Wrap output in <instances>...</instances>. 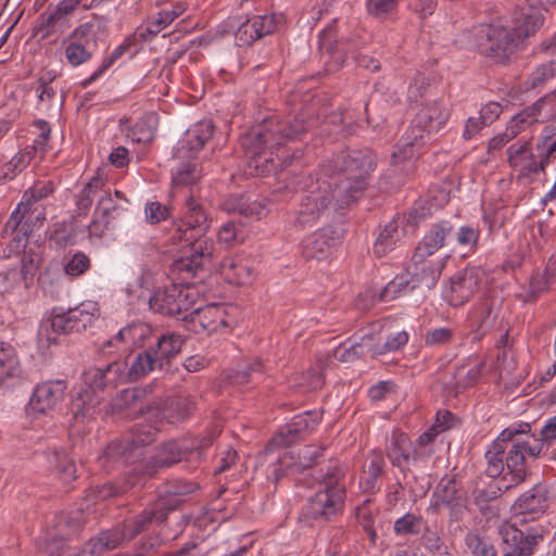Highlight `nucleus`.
<instances>
[{"label":"nucleus","instance_id":"052dcab7","mask_svg":"<svg viewBox=\"0 0 556 556\" xmlns=\"http://www.w3.org/2000/svg\"><path fill=\"white\" fill-rule=\"evenodd\" d=\"M134 485L135 482L132 481L126 482L122 485L115 483H106L96 486L93 493L94 496L99 500H108L127 493Z\"/></svg>","mask_w":556,"mask_h":556},{"label":"nucleus","instance_id":"774afa93","mask_svg":"<svg viewBox=\"0 0 556 556\" xmlns=\"http://www.w3.org/2000/svg\"><path fill=\"white\" fill-rule=\"evenodd\" d=\"M453 330L450 328H435L429 330L425 336V344L428 346L444 345L451 342Z\"/></svg>","mask_w":556,"mask_h":556},{"label":"nucleus","instance_id":"a878e982","mask_svg":"<svg viewBox=\"0 0 556 556\" xmlns=\"http://www.w3.org/2000/svg\"><path fill=\"white\" fill-rule=\"evenodd\" d=\"M320 421V415L314 412H306L295 416L287 425L286 431L280 432L266 446L265 453H269L274 447H287L293 442V435H299L313 430Z\"/></svg>","mask_w":556,"mask_h":556},{"label":"nucleus","instance_id":"bb28decb","mask_svg":"<svg viewBox=\"0 0 556 556\" xmlns=\"http://www.w3.org/2000/svg\"><path fill=\"white\" fill-rule=\"evenodd\" d=\"M338 242L334 231L329 228H320L302 241V254L306 258L324 260Z\"/></svg>","mask_w":556,"mask_h":556},{"label":"nucleus","instance_id":"1a4fd4ad","mask_svg":"<svg viewBox=\"0 0 556 556\" xmlns=\"http://www.w3.org/2000/svg\"><path fill=\"white\" fill-rule=\"evenodd\" d=\"M476 41L480 53L497 63L508 60L521 43L513 28L497 25L481 26L476 33Z\"/></svg>","mask_w":556,"mask_h":556},{"label":"nucleus","instance_id":"0e129e2a","mask_svg":"<svg viewBox=\"0 0 556 556\" xmlns=\"http://www.w3.org/2000/svg\"><path fill=\"white\" fill-rule=\"evenodd\" d=\"M218 240L231 247L235 243L242 241V229L233 222H228L222 226L218 231Z\"/></svg>","mask_w":556,"mask_h":556},{"label":"nucleus","instance_id":"ea45409f","mask_svg":"<svg viewBox=\"0 0 556 556\" xmlns=\"http://www.w3.org/2000/svg\"><path fill=\"white\" fill-rule=\"evenodd\" d=\"M528 442H514L506 457L507 473L511 476V482L518 484L522 482L527 476L526 470V450Z\"/></svg>","mask_w":556,"mask_h":556},{"label":"nucleus","instance_id":"680f3d73","mask_svg":"<svg viewBox=\"0 0 556 556\" xmlns=\"http://www.w3.org/2000/svg\"><path fill=\"white\" fill-rule=\"evenodd\" d=\"M480 231L478 228L471 226H462L456 236L457 243L472 252L477 249L479 242Z\"/></svg>","mask_w":556,"mask_h":556},{"label":"nucleus","instance_id":"f03ea898","mask_svg":"<svg viewBox=\"0 0 556 556\" xmlns=\"http://www.w3.org/2000/svg\"><path fill=\"white\" fill-rule=\"evenodd\" d=\"M118 342H131L144 348L139 352L127 370L130 381H136L153 370L163 369L181 351L182 336L176 332H155L146 323H134L121 329L115 338Z\"/></svg>","mask_w":556,"mask_h":556},{"label":"nucleus","instance_id":"aec40b11","mask_svg":"<svg viewBox=\"0 0 556 556\" xmlns=\"http://www.w3.org/2000/svg\"><path fill=\"white\" fill-rule=\"evenodd\" d=\"M65 47V59L72 66H79L90 60L96 47V31L90 23L78 26Z\"/></svg>","mask_w":556,"mask_h":556},{"label":"nucleus","instance_id":"20e7f679","mask_svg":"<svg viewBox=\"0 0 556 556\" xmlns=\"http://www.w3.org/2000/svg\"><path fill=\"white\" fill-rule=\"evenodd\" d=\"M450 118V110L443 101L424 104L412 125L400 139L392 153V164L410 160L421 149L427 136L440 131Z\"/></svg>","mask_w":556,"mask_h":556},{"label":"nucleus","instance_id":"6e6d98bb","mask_svg":"<svg viewBox=\"0 0 556 556\" xmlns=\"http://www.w3.org/2000/svg\"><path fill=\"white\" fill-rule=\"evenodd\" d=\"M544 22L543 15L539 11H533L522 15L520 24L513 28L516 34L520 36V42L531 35H533Z\"/></svg>","mask_w":556,"mask_h":556},{"label":"nucleus","instance_id":"864d4df0","mask_svg":"<svg viewBox=\"0 0 556 556\" xmlns=\"http://www.w3.org/2000/svg\"><path fill=\"white\" fill-rule=\"evenodd\" d=\"M41 257L31 249H25L21 261V276L26 288L33 282Z\"/></svg>","mask_w":556,"mask_h":556},{"label":"nucleus","instance_id":"a18cd8bd","mask_svg":"<svg viewBox=\"0 0 556 556\" xmlns=\"http://www.w3.org/2000/svg\"><path fill=\"white\" fill-rule=\"evenodd\" d=\"M37 152V146H28L16 153L8 163L2 167V176L12 179L17 173L24 170Z\"/></svg>","mask_w":556,"mask_h":556},{"label":"nucleus","instance_id":"f8f14e48","mask_svg":"<svg viewBox=\"0 0 556 556\" xmlns=\"http://www.w3.org/2000/svg\"><path fill=\"white\" fill-rule=\"evenodd\" d=\"M67 390L65 380L55 379L38 383L26 406L30 417L49 415L64 400Z\"/></svg>","mask_w":556,"mask_h":556},{"label":"nucleus","instance_id":"b1692460","mask_svg":"<svg viewBox=\"0 0 556 556\" xmlns=\"http://www.w3.org/2000/svg\"><path fill=\"white\" fill-rule=\"evenodd\" d=\"M194 408L193 400L184 396L168 399L163 405L153 403L147 406L148 415L151 418L166 420L169 424L185 420L192 414Z\"/></svg>","mask_w":556,"mask_h":556},{"label":"nucleus","instance_id":"bf43d9fd","mask_svg":"<svg viewBox=\"0 0 556 556\" xmlns=\"http://www.w3.org/2000/svg\"><path fill=\"white\" fill-rule=\"evenodd\" d=\"M536 108L541 114L542 123L553 124L556 127V91L539 99Z\"/></svg>","mask_w":556,"mask_h":556},{"label":"nucleus","instance_id":"2eb2a0df","mask_svg":"<svg viewBox=\"0 0 556 556\" xmlns=\"http://www.w3.org/2000/svg\"><path fill=\"white\" fill-rule=\"evenodd\" d=\"M529 141H518L507 149V161L517 179L532 178L544 173L542 161Z\"/></svg>","mask_w":556,"mask_h":556},{"label":"nucleus","instance_id":"c9c22d12","mask_svg":"<svg viewBox=\"0 0 556 556\" xmlns=\"http://www.w3.org/2000/svg\"><path fill=\"white\" fill-rule=\"evenodd\" d=\"M405 236L396 219L389 222L376 239L372 252L377 257H382L393 251Z\"/></svg>","mask_w":556,"mask_h":556},{"label":"nucleus","instance_id":"2f4dec72","mask_svg":"<svg viewBox=\"0 0 556 556\" xmlns=\"http://www.w3.org/2000/svg\"><path fill=\"white\" fill-rule=\"evenodd\" d=\"M501 300L491 294H483L470 313V321L477 329L489 328L497 317Z\"/></svg>","mask_w":556,"mask_h":556},{"label":"nucleus","instance_id":"6ab92c4d","mask_svg":"<svg viewBox=\"0 0 556 556\" xmlns=\"http://www.w3.org/2000/svg\"><path fill=\"white\" fill-rule=\"evenodd\" d=\"M430 508L438 514L443 508L450 509L451 520L460 519L464 503L454 476H444L432 493Z\"/></svg>","mask_w":556,"mask_h":556},{"label":"nucleus","instance_id":"37998d69","mask_svg":"<svg viewBox=\"0 0 556 556\" xmlns=\"http://www.w3.org/2000/svg\"><path fill=\"white\" fill-rule=\"evenodd\" d=\"M535 152H538L544 168L556 159V127L553 124H546L543 128L541 137L535 143Z\"/></svg>","mask_w":556,"mask_h":556},{"label":"nucleus","instance_id":"473e14b6","mask_svg":"<svg viewBox=\"0 0 556 556\" xmlns=\"http://www.w3.org/2000/svg\"><path fill=\"white\" fill-rule=\"evenodd\" d=\"M321 454V448L318 446L306 445L300 447L296 453L285 452L283 455L279 456L278 463L280 468H286L292 471H302L309 468L314 460Z\"/></svg>","mask_w":556,"mask_h":556},{"label":"nucleus","instance_id":"de8ad7c7","mask_svg":"<svg viewBox=\"0 0 556 556\" xmlns=\"http://www.w3.org/2000/svg\"><path fill=\"white\" fill-rule=\"evenodd\" d=\"M556 279V260H551L543 273L532 275L530 279L529 299H534L539 293L547 290Z\"/></svg>","mask_w":556,"mask_h":556},{"label":"nucleus","instance_id":"9d476101","mask_svg":"<svg viewBox=\"0 0 556 556\" xmlns=\"http://www.w3.org/2000/svg\"><path fill=\"white\" fill-rule=\"evenodd\" d=\"M198 292L189 283H169L156 289L149 300L150 307L167 316H176L192 308Z\"/></svg>","mask_w":556,"mask_h":556},{"label":"nucleus","instance_id":"393cba45","mask_svg":"<svg viewBox=\"0 0 556 556\" xmlns=\"http://www.w3.org/2000/svg\"><path fill=\"white\" fill-rule=\"evenodd\" d=\"M484 368V362L477 357L464 359L453 374L452 380L446 383L448 395L456 396L468 388L472 387L481 377Z\"/></svg>","mask_w":556,"mask_h":556},{"label":"nucleus","instance_id":"603ef678","mask_svg":"<svg viewBox=\"0 0 556 556\" xmlns=\"http://www.w3.org/2000/svg\"><path fill=\"white\" fill-rule=\"evenodd\" d=\"M382 327L380 325H374L362 337L361 341L356 342L361 353H369L372 356L381 355L382 344Z\"/></svg>","mask_w":556,"mask_h":556},{"label":"nucleus","instance_id":"09e8293b","mask_svg":"<svg viewBox=\"0 0 556 556\" xmlns=\"http://www.w3.org/2000/svg\"><path fill=\"white\" fill-rule=\"evenodd\" d=\"M384 465L381 453L374 452L367 459L361 477V483L366 490H374Z\"/></svg>","mask_w":556,"mask_h":556},{"label":"nucleus","instance_id":"f3484780","mask_svg":"<svg viewBox=\"0 0 556 556\" xmlns=\"http://www.w3.org/2000/svg\"><path fill=\"white\" fill-rule=\"evenodd\" d=\"M480 280L481 270L467 267L450 278L443 295L452 306H462L478 290Z\"/></svg>","mask_w":556,"mask_h":556},{"label":"nucleus","instance_id":"a211bd4d","mask_svg":"<svg viewBox=\"0 0 556 556\" xmlns=\"http://www.w3.org/2000/svg\"><path fill=\"white\" fill-rule=\"evenodd\" d=\"M186 206L187 211L176 230L178 239L188 243L208 240L204 235L210 228V222L202 206L191 197Z\"/></svg>","mask_w":556,"mask_h":556},{"label":"nucleus","instance_id":"e2e57ef3","mask_svg":"<svg viewBox=\"0 0 556 556\" xmlns=\"http://www.w3.org/2000/svg\"><path fill=\"white\" fill-rule=\"evenodd\" d=\"M37 91L39 104L43 110L59 109L62 105V97L58 96L53 86L38 87Z\"/></svg>","mask_w":556,"mask_h":556},{"label":"nucleus","instance_id":"6e6552de","mask_svg":"<svg viewBox=\"0 0 556 556\" xmlns=\"http://www.w3.org/2000/svg\"><path fill=\"white\" fill-rule=\"evenodd\" d=\"M345 500V485L340 481L337 468L327 472L320 483L319 490L308 502V514L313 518L332 520L343 511Z\"/></svg>","mask_w":556,"mask_h":556},{"label":"nucleus","instance_id":"0eeeda50","mask_svg":"<svg viewBox=\"0 0 556 556\" xmlns=\"http://www.w3.org/2000/svg\"><path fill=\"white\" fill-rule=\"evenodd\" d=\"M83 378L84 388L72 400L73 416L76 420L81 421L91 417L100 404L99 391H103L109 384L129 380L126 365L119 362H113L102 368H89L84 372Z\"/></svg>","mask_w":556,"mask_h":556},{"label":"nucleus","instance_id":"72a5a7b5","mask_svg":"<svg viewBox=\"0 0 556 556\" xmlns=\"http://www.w3.org/2000/svg\"><path fill=\"white\" fill-rule=\"evenodd\" d=\"M79 4L80 0H61L54 9L39 15V31H42L45 37L49 36L52 29L70 16Z\"/></svg>","mask_w":556,"mask_h":556},{"label":"nucleus","instance_id":"69168bd1","mask_svg":"<svg viewBox=\"0 0 556 556\" xmlns=\"http://www.w3.org/2000/svg\"><path fill=\"white\" fill-rule=\"evenodd\" d=\"M519 127L525 131L534 123H542V117L536 108V102L514 116Z\"/></svg>","mask_w":556,"mask_h":556},{"label":"nucleus","instance_id":"8fccbe9b","mask_svg":"<svg viewBox=\"0 0 556 556\" xmlns=\"http://www.w3.org/2000/svg\"><path fill=\"white\" fill-rule=\"evenodd\" d=\"M377 511L378 509L372 507L370 500H366L355 511L358 523L367 533L372 544L377 541V532L375 529V516Z\"/></svg>","mask_w":556,"mask_h":556},{"label":"nucleus","instance_id":"f257e3e1","mask_svg":"<svg viewBox=\"0 0 556 556\" xmlns=\"http://www.w3.org/2000/svg\"><path fill=\"white\" fill-rule=\"evenodd\" d=\"M306 131L303 119L282 122L276 117L264 119L241 138L248 157L250 174L264 176L285 165L288 152L282 147Z\"/></svg>","mask_w":556,"mask_h":556},{"label":"nucleus","instance_id":"c03bdc74","mask_svg":"<svg viewBox=\"0 0 556 556\" xmlns=\"http://www.w3.org/2000/svg\"><path fill=\"white\" fill-rule=\"evenodd\" d=\"M106 178L100 174L93 176L76 197V206L83 214H87L92 205L94 197L102 191Z\"/></svg>","mask_w":556,"mask_h":556},{"label":"nucleus","instance_id":"4c0bfd02","mask_svg":"<svg viewBox=\"0 0 556 556\" xmlns=\"http://www.w3.org/2000/svg\"><path fill=\"white\" fill-rule=\"evenodd\" d=\"M167 518V511L165 509H144L139 516L127 520L123 530L128 540L134 539L142 531L149 529V527L155 522L161 523Z\"/></svg>","mask_w":556,"mask_h":556},{"label":"nucleus","instance_id":"13d9d810","mask_svg":"<svg viewBox=\"0 0 556 556\" xmlns=\"http://www.w3.org/2000/svg\"><path fill=\"white\" fill-rule=\"evenodd\" d=\"M330 123L338 126L337 131L348 135L354 131L357 123L355 112L350 109L341 110L330 116Z\"/></svg>","mask_w":556,"mask_h":556},{"label":"nucleus","instance_id":"dca6fc26","mask_svg":"<svg viewBox=\"0 0 556 556\" xmlns=\"http://www.w3.org/2000/svg\"><path fill=\"white\" fill-rule=\"evenodd\" d=\"M126 211V200L121 197L119 191H115V198L111 192L103 191L93 213V219L88 226L89 235L100 238L111 223L121 218Z\"/></svg>","mask_w":556,"mask_h":556},{"label":"nucleus","instance_id":"e433bc0d","mask_svg":"<svg viewBox=\"0 0 556 556\" xmlns=\"http://www.w3.org/2000/svg\"><path fill=\"white\" fill-rule=\"evenodd\" d=\"M225 279L232 285H248L253 279V268L240 257H226L220 265Z\"/></svg>","mask_w":556,"mask_h":556},{"label":"nucleus","instance_id":"423d86ee","mask_svg":"<svg viewBox=\"0 0 556 556\" xmlns=\"http://www.w3.org/2000/svg\"><path fill=\"white\" fill-rule=\"evenodd\" d=\"M451 230L452 226L448 223L435 224L416 247L410 269L417 283L430 289L439 280L448 256H438L437 253L444 245Z\"/></svg>","mask_w":556,"mask_h":556},{"label":"nucleus","instance_id":"9b49d317","mask_svg":"<svg viewBox=\"0 0 556 556\" xmlns=\"http://www.w3.org/2000/svg\"><path fill=\"white\" fill-rule=\"evenodd\" d=\"M99 309L92 302L81 303L66 312L51 313V328L55 333L70 334L81 332L90 327L98 316Z\"/></svg>","mask_w":556,"mask_h":556},{"label":"nucleus","instance_id":"5701e85b","mask_svg":"<svg viewBox=\"0 0 556 556\" xmlns=\"http://www.w3.org/2000/svg\"><path fill=\"white\" fill-rule=\"evenodd\" d=\"M214 123L212 121H201L189 128L185 138L179 142L176 149L175 157L178 160L192 159L202 150L205 142L214 134Z\"/></svg>","mask_w":556,"mask_h":556},{"label":"nucleus","instance_id":"ddd939ff","mask_svg":"<svg viewBox=\"0 0 556 556\" xmlns=\"http://www.w3.org/2000/svg\"><path fill=\"white\" fill-rule=\"evenodd\" d=\"M157 430L151 426L138 428L134 433L118 441L111 442L99 460L104 464L105 460L127 462L131 454L138 448L152 443Z\"/></svg>","mask_w":556,"mask_h":556},{"label":"nucleus","instance_id":"5fc2aeb1","mask_svg":"<svg viewBox=\"0 0 556 556\" xmlns=\"http://www.w3.org/2000/svg\"><path fill=\"white\" fill-rule=\"evenodd\" d=\"M397 0H367V13L378 20L384 21L397 10Z\"/></svg>","mask_w":556,"mask_h":556},{"label":"nucleus","instance_id":"39448f33","mask_svg":"<svg viewBox=\"0 0 556 556\" xmlns=\"http://www.w3.org/2000/svg\"><path fill=\"white\" fill-rule=\"evenodd\" d=\"M344 194L332 180L318 177L312 182L301 199L295 213L294 226L305 229L314 226L321 218H329L338 210H343L352 202L341 201Z\"/></svg>","mask_w":556,"mask_h":556},{"label":"nucleus","instance_id":"4be33fe9","mask_svg":"<svg viewBox=\"0 0 556 556\" xmlns=\"http://www.w3.org/2000/svg\"><path fill=\"white\" fill-rule=\"evenodd\" d=\"M230 311L235 308L226 304L211 303L195 308L191 314V321L199 324L207 332H216L236 323Z\"/></svg>","mask_w":556,"mask_h":556},{"label":"nucleus","instance_id":"7c9ffc66","mask_svg":"<svg viewBox=\"0 0 556 556\" xmlns=\"http://www.w3.org/2000/svg\"><path fill=\"white\" fill-rule=\"evenodd\" d=\"M186 9L187 7L182 2L170 3L148 21L147 27L140 33V36L144 40L151 39L184 14Z\"/></svg>","mask_w":556,"mask_h":556},{"label":"nucleus","instance_id":"c85d7f7f","mask_svg":"<svg viewBox=\"0 0 556 556\" xmlns=\"http://www.w3.org/2000/svg\"><path fill=\"white\" fill-rule=\"evenodd\" d=\"M22 380V368L14 348L0 343V384L5 388L14 387Z\"/></svg>","mask_w":556,"mask_h":556},{"label":"nucleus","instance_id":"f704fd0d","mask_svg":"<svg viewBox=\"0 0 556 556\" xmlns=\"http://www.w3.org/2000/svg\"><path fill=\"white\" fill-rule=\"evenodd\" d=\"M43 457L48 469L54 472L61 481L67 483L76 479V466L64 451L48 450Z\"/></svg>","mask_w":556,"mask_h":556},{"label":"nucleus","instance_id":"412c9836","mask_svg":"<svg viewBox=\"0 0 556 556\" xmlns=\"http://www.w3.org/2000/svg\"><path fill=\"white\" fill-rule=\"evenodd\" d=\"M503 540V556H531L535 546L543 540L538 533L523 534L511 523H504L500 528Z\"/></svg>","mask_w":556,"mask_h":556},{"label":"nucleus","instance_id":"c756f323","mask_svg":"<svg viewBox=\"0 0 556 556\" xmlns=\"http://www.w3.org/2000/svg\"><path fill=\"white\" fill-rule=\"evenodd\" d=\"M547 506L546 489L535 485L516 501L514 509L519 515H529L531 519H535L546 510Z\"/></svg>","mask_w":556,"mask_h":556},{"label":"nucleus","instance_id":"a19ab883","mask_svg":"<svg viewBox=\"0 0 556 556\" xmlns=\"http://www.w3.org/2000/svg\"><path fill=\"white\" fill-rule=\"evenodd\" d=\"M124 539H127L123 528L116 527L99 533L88 542L92 555H101L116 548Z\"/></svg>","mask_w":556,"mask_h":556},{"label":"nucleus","instance_id":"79ce46f5","mask_svg":"<svg viewBox=\"0 0 556 556\" xmlns=\"http://www.w3.org/2000/svg\"><path fill=\"white\" fill-rule=\"evenodd\" d=\"M185 445H180L178 442L172 441L165 443L157 452L154 458L153 470H149L148 473L152 475L154 468L168 467L182 458L190 459L188 451L185 450Z\"/></svg>","mask_w":556,"mask_h":556},{"label":"nucleus","instance_id":"58836bf2","mask_svg":"<svg viewBox=\"0 0 556 556\" xmlns=\"http://www.w3.org/2000/svg\"><path fill=\"white\" fill-rule=\"evenodd\" d=\"M410 452L412 442L408 435L399 430L392 431L387 445V456L392 465L402 467L407 464L410 458Z\"/></svg>","mask_w":556,"mask_h":556},{"label":"nucleus","instance_id":"49530a36","mask_svg":"<svg viewBox=\"0 0 556 556\" xmlns=\"http://www.w3.org/2000/svg\"><path fill=\"white\" fill-rule=\"evenodd\" d=\"M146 396V390L141 388H128L123 390L117 399H116V405L121 409H128V408H136L138 413L141 415L147 414L148 415V405L142 404V400Z\"/></svg>","mask_w":556,"mask_h":556},{"label":"nucleus","instance_id":"7ed1b4c3","mask_svg":"<svg viewBox=\"0 0 556 556\" xmlns=\"http://www.w3.org/2000/svg\"><path fill=\"white\" fill-rule=\"evenodd\" d=\"M376 167V157L368 150L342 151L327 163L323 164L321 172L325 176L342 173L340 178H330L344 197L341 201L355 202L367 189L368 179Z\"/></svg>","mask_w":556,"mask_h":556},{"label":"nucleus","instance_id":"338daca9","mask_svg":"<svg viewBox=\"0 0 556 556\" xmlns=\"http://www.w3.org/2000/svg\"><path fill=\"white\" fill-rule=\"evenodd\" d=\"M90 267L89 257L83 252H77L73 255L71 261L65 265V273L70 276L76 277L83 275Z\"/></svg>","mask_w":556,"mask_h":556},{"label":"nucleus","instance_id":"4468645a","mask_svg":"<svg viewBox=\"0 0 556 556\" xmlns=\"http://www.w3.org/2000/svg\"><path fill=\"white\" fill-rule=\"evenodd\" d=\"M189 245L190 255L182 256L173 264L174 273L178 274L184 281L195 278L204 271L211 263L214 250L212 240H198Z\"/></svg>","mask_w":556,"mask_h":556},{"label":"nucleus","instance_id":"3c124183","mask_svg":"<svg viewBox=\"0 0 556 556\" xmlns=\"http://www.w3.org/2000/svg\"><path fill=\"white\" fill-rule=\"evenodd\" d=\"M556 76V60L536 66L528 76L525 85L528 89L542 88Z\"/></svg>","mask_w":556,"mask_h":556},{"label":"nucleus","instance_id":"cd10ccee","mask_svg":"<svg viewBox=\"0 0 556 556\" xmlns=\"http://www.w3.org/2000/svg\"><path fill=\"white\" fill-rule=\"evenodd\" d=\"M276 24L273 15H256L248 18L236 31L239 46H250L255 40L271 34Z\"/></svg>","mask_w":556,"mask_h":556},{"label":"nucleus","instance_id":"4d7b16f0","mask_svg":"<svg viewBox=\"0 0 556 556\" xmlns=\"http://www.w3.org/2000/svg\"><path fill=\"white\" fill-rule=\"evenodd\" d=\"M422 519L419 516L407 513L394 522L396 535H414L420 532Z\"/></svg>","mask_w":556,"mask_h":556}]
</instances>
